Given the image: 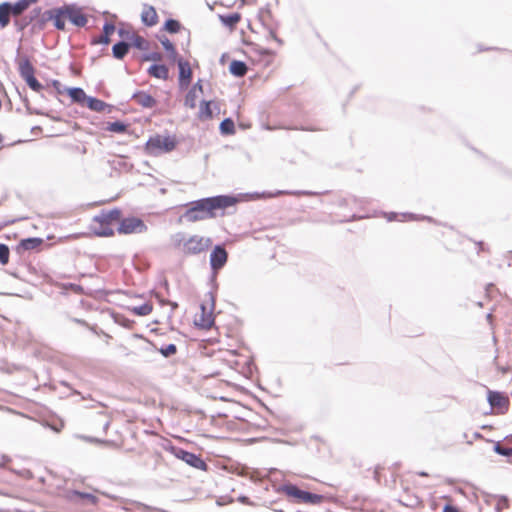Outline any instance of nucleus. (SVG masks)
Here are the masks:
<instances>
[{"label": "nucleus", "instance_id": "f257e3e1", "mask_svg": "<svg viewBox=\"0 0 512 512\" xmlns=\"http://www.w3.org/2000/svg\"><path fill=\"white\" fill-rule=\"evenodd\" d=\"M237 198L230 195H216L201 198L190 202L189 208L184 212L183 218L188 222H197L217 216V211L234 206Z\"/></svg>", "mask_w": 512, "mask_h": 512}, {"label": "nucleus", "instance_id": "f03ea898", "mask_svg": "<svg viewBox=\"0 0 512 512\" xmlns=\"http://www.w3.org/2000/svg\"><path fill=\"white\" fill-rule=\"evenodd\" d=\"M177 140L175 136L155 135L146 142V152L150 155L158 156L162 153H168L176 148Z\"/></svg>", "mask_w": 512, "mask_h": 512}, {"label": "nucleus", "instance_id": "7ed1b4c3", "mask_svg": "<svg viewBox=\"0 0 512 512\" xmlns=\"http://www.w3.org/2000/svg\"><path fill=\"white\" fill-rule=\"evenodd\" d=\"M278 491L284 492L287 496L295 498L298 502L317 505L323 502L324 496L300 489L295 484H283Z\"/></svg>", "mask_w": 512, "mask_h": 512}, {"label": "nucleus", "instance_id": "20e7f679", "mask_svg": "<svg viewBox=\"0 0 512 512\" xmlns=\"http://www.w3.org/2000/svg\"><path fill=\"white\" fill-rule=\"evenodd\" d=\"M164 449L169 452L175 459L185 462L187 465L205 471L207 470L206 462L201 458L200 455L189 452L181 447L168 444Z\"/></svg>", "mask_w": 512, "mask_h": 512}, {"label": "nucleus", "instance_id": "39448f33", "mask_svg": "<svg viewBox=\"0 0 512 512\" xmlns=\"http://www.w3.org/2000/svg\"><path fill=\"white\" fill-rule=\"evenodd\" d=\"M58 9L59 11L56 15L64 21L67 18L76 27H84L88 22V18L83 13L82 8L75 3L64 4L58 7Z\"/></svg>", "mask_w": 512, "mask_h": 512}, {"label": "nucleus", "instance_id": "423d86ee", "mask_svg": "<svg viewBox=\"0 0 512 512\" xmlns=\"http://www.w3.org/2000/svg\"><path fill=\"white\" fill-rule=\"evenodd\" d=\"M207 297L209 300L210 307L206 304L200 305V314L195 318V325L202 329H209L214 323L213 310L215 307V296L213 292H208Z\"/></svg>", "mask_w": 512, "mask_h": 512}, {"label": "nucleus", "instance_id": "0eeeda50", "mask_svg": "<svg viewBox=\"0 0 512 512\" xmlns=\"http://www.w3.org/2000/svg\"><path fill=\"white\" fill-rule=\"evenodd\" d=\"M148 227L145 222L135 216L123 218L117 228L119 234H141L147 231Z\"/></svg>", "mask_w": 512, "mask_h": 512}, {"label": "nucleus", "instance_id": "6e6552de", "mask_svg": "<svg viewBox=\"0 0 512 512\" xmlns=\"http://www.w3.org/2000/svg\"><path fill=\"white\" fill-rule=\"evenodd\" d=\"M228 260V253L224 246L216 245L210 254V266L213 270V275L211 277V282L213 285H217L216 283V274L222 269Z\"/></svg>", "mask_w": 512, "mask_h": 512}, {"label": "nucleus", "instance_id": "1a4fd4ad", "mask_svg": "<svg viewBox=\"0 0 512 512\" xmlns=\"http://www.w3.org/2000/svg\"><path fill=\"white\" fill-rule=\"evenodd\" d=\"M211 244L212 240L210 238L193 235L184 242V252L191 255L200 254L208 249Z\"/></svg>", "mask_w": 512, "mask_h": 512}, {"label": "nucleus", "instance_id": "9d476101", "mask_svg": "<svg viewBox=\"0 0 512 512\" xmlns=\"http://www.w3.org/2000/svg\"><path fill=\"white\" fill-rule=\"evenodd\" d=\"M178 65V84L181 90L187 89L192 81V69L189 62L182 57L175 61Z\"/></svg>", "mask_w": 512, "mask_h": 512}, {"label": "nucleus", "instance_id": "9b49d317", "mask_svg": "<svg viewBox=\"0 0 512 512\" xmlns=\"http://www.w3.org/2000/svg\"><path fill=\"white\" fill-rule=\"evenodd\" d=\"M58 11H59L58 7L46 10L42 14L41 19H39L36 23V26L38 27V29L42 30L45 27V24L47 21H53V25L57 30L64 31L65 27H66V23L64 20H61L59 18V16L56 15V14H58Z\"/></svg>", "mask_w": 512, "mask_h": 512}, {"label": "nucleus", "instance_id": "f8f14e48", "mask_svg": "<svg viewBox=\"0 0 512 512\" xmlns=\"http://www.w3.org/2000/svg\"><path fill=\"white\" fill-rule=\"evenodd\" d=\"M487 401L491 408L498 409L500 414H503L508 410V397L498 391H488Z\"/></svg>", "mask_w": 512, "mask_h": 512}, {"label": "nucleus", "instance_id": "ddd939ff", "mask_svg": "<svg viewBox=\"0 0 512 512\" xmlns=\"http://www.w3.org/2000/svg\"><path fill=\"white\" fill-rule=\"evenodd\" d=\"M121 210L113 208L110 210L103 209L99 214L95 215L93 221L98 224H111L113 221L119 220L121 217Z\"/></svg>", "mask_w": 512, "mask_h": 512}, {"label": "nucleus", "instance_id": "4468645a", "mask_svg": "<svg viewBox=\"0 0 512 512\" xmlns=\"http://www.w3.org/2000/svg\"><path fill=\"white\" fill-rule=\"evenodd\" d=\"M141 21L145 26L153 27L158 23V15L155 8L148 4H143Z\"/></svg>", "mask_w": 512, "mask_h": 512}, {"label": "nucleus", "instance_id": "2eb2a0df", "mask_svg": "<svg viewBox=\"0 0 512 512\" xmlns=\"http://www.w3.org/2000/svg\"><path fill=\"white\" fill-rule=\"evenodd\" d=\"M131 99L135 100L143 108H153L156 105L155 98L145 91L134 92Z\"/></svg>", "mask_w": 512, "mask_h": 512}, {"label": "nucleus", "instance_id": "dca6fc26", "mask_svg": "<svg viewBox=\"0 0 512 512\" xmlns=\"http://www.w3.org/2000/svg\"><path fill=\"white\" fill-rule=\"evenodd\" d=\"M147 73L156 79L167 80L169 78V69L164 64H152L148 69Z\"/></svg>", "mask_w": 512, "mask_h": 512}, {"label": "nucleus", "instance_id": "f3484780", "mask_svg": "<svg viewBox=\"0 0 512 512\" xmlns=\"http://www.w3.org/2000/svg\"><path fill=\"white\" fill-rule=\"evenodd\" d=\"M18 72L23 80L35 74V68L28 57L18 61Z\"/></svg>", "mask_w": 512, "mask_h": 512}, {"label": "nucleus", "instance_id": "a211bd4d", "mask_svg": "<svg viewBox=\"0 0 512 512\" xmlns=\"http://www.w3.org/2000/svg\"><path fill=\"white\" fill-rule=\"evenodd\" d=\"M159 41L161 42L164 50L167 52V57L170 62L174 63L181 58L173 43L166 36L159 37Z\"/></svg>", "mask_w": 512, "mask_h": 512}, {"label": "nucleus", "instance_id": "6ab92c4d", "mask_svg": "<svg viewBox=\"0 0 512 512\" xmlns=\"http://www.w3.org/2000/svg\"><path fill=\"white\" fill-rule=\"evenodd\" d=\"M131 44L124 40L115 43L112 46V55L118 60H122L129 52Z\"/></svg>", "mask_w": 512, "mask_h": 512}, {"label": "nucleus", "instance_id": "aec40b11", "mask_svg": "<svg viewBox=\"0 0 512 512\" xmlns=\"http://www.w3.org/2000/svg\"><path fill=\"white\" fill-rule=\"evenodd\" d=\"M248 67L245 62L240 60H232L229 65V72L236 77H243L246 75Z\"/></svg>", "mask_w": 512, "mask_h": 512}, {"label": "nucleus", "instance_id": "412c9836", "mask_svg": "<svg viewBox=\"0 0 512 512\" xmlns=\"http://www.w3.org/2000/svg\"><path fill=\"white\" fill-rule=\"evenodd\" d=\"M43 239L39 237H29L22 239L18 245V250H33L37 247H39L43 243Z\"/></svg>", "mask_w": 512, "mask_h": 512}, {"label": "nucleus", "instance_id": "4be33fe9", "mask_svg": "<svg viewBox=\"0 0 512 512\" xmlns=\"http://www.w3.org/2000/svg\"><path fill=\"white\" fill-rule=\"evenodd\" d=\"M67 93L71 100L78 104H83L87 99V95L85 94L84 90L80 87L68 88Z\"/></svg>", "mask_w": 512, "mask_h": 512}, {"label": "nucleus", "instance_id": "5701e85b", "mask_svg": "<svg viewBox=\"0 0 512 512\" xmlns=\"http://www.w3.org/2000/svg\"><path fill=\"white\" fill-rule=\"evenodd\" d=\"M85 102H86V106L91 111H95V112H102L105 110L106 107H109V105L107 103H105L104 101H102L96 97H92V96H87V99Z\"/></svg>", "mask_w": 512, "mask_h": 512}, {"label": "nucleus", "instance_id": "b1692460", "mask_svg": "<svg viewBox=\"0 0 512 512\" xmlns=\"http://www.w3.org/2000/svg\"><path fill=\"white\" fill-rule=\"evenodd\" d=\"M221 23L229 28H234L241 19V15L237 12L219 16Z\"/></svg>", "mask_w": 512, "mask_h": 512}, {"label": "nucleus", "instance_id": "393cba45", "mask_svg": "<svg viewBox=\"0 0 512 512\" xmlns=\"http://www.w3.org/2000/svg\"><path fill=\"white\" fill-rule=\"evenodd\" d=\"M13 16L11 13L7 1L0 4V27L5 28L10 23V18Z\"/></svg>", "mask_w": 512, "mask_h": 512}, {"label": "nucleus", "instance_id": "a878e982", "mask_svg": "<svg viewBox=\"0 0 512 512\" xmlns=\"http://www.w3.org/2000/svg\"><path fill=\"white\" fill-rule=\"evenodd\" d=\"M7 5L11 13L13 14V17L20 16L24 11H26L29 8L25 0H18L14 3L7 1Z\"/></svg>", "mask_w": 512, "mask_h": 512}, {"label": "nucleus", "instance_id": "bb28decb", "mask_svg": "<svg viewBox=\"0 0 512 512\" xmlns=\"http://www.w3.org/2000/svg\"><path fill=\"white\" fill-rule=\"evenodd\" d=\"M131 46L135 47L138 50L145 51L149 48V43L140 35L136 33H132L130 36Z\"/></svg>", "mask_w": 512, "mask_h": 512}, {"label": "nucleus", "instance_id": "cd10ccee", "mask_svg": "<svg viewBox=\"0 0 512 512\" xmlns=\"http://www.w3.org/2000/svg\"><path fill=\"white\" fill-rule=\"evenodd\" d=\"M219 130L222 135H232L235 133V124L231 118H225L219 125Z\"/></svg>", "mask_w": 512, "mask_h": 512}, {"label": "nucleus", "instance_id": "c85d7f7f", "mask_svg": "<svg viewBox=\"0 0 512 512\" xmlns=\"http://www.w3.org/2000/svg\"><path fill=\"white\" fill-rule=\"evenodd\" d=\"M163 29L168 33L175 34L180 31L181 23L176 19L169 18L165 21Z\"/></svg>", "mask_w": 512, "mask_h": 512}, {"label": "nucleus", "instance_id": "c756f323", "mask_svg": "<svg viewBox=\"0 0 512 512\" xmlns=\"http://www.w3.org/2000/svg\"><path fill=\"white\" fill-rule=\"evenodd\" d=\"M128 129V124L122 121H114L108 123L106 130L113 133H125Z\"/></svg>", "mask_w": 512, "mask_h": 512}, {"label": "nucleus", "instance_id": "7c9ffc66", "mask_svg": "<svg viewBox=\"0 0 512 512\" xmlns=\"http://www.w3.org/2000/svg\"><path fill=\"white\" fill-rule=\"evenodd\" d=\"M211 101H201L200 103V110H199V117L204 119H210L212 118V109H211Z\"/></svg>", "mask_w": 512, "mask_h": 512}, {"label": "nucleus", "instance_id": "2f4dec72", "mask_svg": "<svg viewBox=\"0 0 512 512\" xmlns=\"http://www.w3.org/2000/svg\"><path fill=\"white\" fill-rule=\"evenodd\" d=\"M94 233L100 237H110L114 235V230L111 228V224H99V227L94 228Z\"/></svg>", "mask_w": 512, "mask_h": 512}, {"label": "nucleus", "instance_id": "473e14b6", "mask_svg": "<svg viewBox=\"0 0 512 512\" xmlns=\"http://www.w3.org/2000/svg\"><path fill=\"white\" fill-rule=\"evenodd\" d=\"M152 305L150 303H143L142 305L135 306L131 310L135 315L146 316L152 312Z\"/></svg>", "mask_w": 512, "mask_h": 512}, {"label": "nucleus", "instance_id": "72a5a7b5", "mask_svg": "<svg viewBox=\"0 0 512 512\" xmlns=\"http://www.w3.org/2000/svg\"><path fill=\"white\" fill-rule=\"evenodd\" d=\"M24 81L30 89L37 93L44 89V86L35 77V74L24 79Z\"/></svg>", "mask_w": 512, "mask_h": 512}, {"label": "nucleus", "instance_id": "f704fd0d", "mask_svg": "<svg viewBox=\"0 0 512 512\" xmlns=\"http://www.w3.org/2000/svg\"><path fill=\"white\" fill-rule=\"evenodd\" d=\"M33 21V17L18 19L15 17L14 26L18 32H23L27 26Z\"/></svg>", "mask_w": 512, "mask_h": 512}, {"label": "nucleus", "instance_id": "c9c22d12", "mask_svg": "<svg viewBox=\"0 0 512 512\" xmlns=\"http://www.w3.org/2000/svg\"><path fill=\"white\" fill-rule=\"evenodd\" d=\"M494 451L495 453L505 456V457H511L512 456V446H505L500 444L499 442L494 445Z\"/></svg>", "mask_w": 512, "mask_h": 512}, {"label": "nucleus", "instance_id": "e433bc0d", "mask_svg": "<svg viewBox=\"0 0 512 512\" xmlns=\"http://www.w3.org/2000/svg\"><path fill=\"white\" fill-rule=\"evenodd\" d=\"M158 351L161 353L162 356L168 358L177 353V347L175 344L170 343L168 345L162 346L161 348L158 349Z\"/></svg>", "mask_w": 512, "mask_h": 512}, {"label": "nucleus", "instance_id": "4c0bfd02", "mask_svg": "<svg viewBox=\"0 0 512 512\" xmlns=\"http://www.w3.org/2000/svg\"><path fill=\"white\" fill-rule=\"evenodd\" d=\"M197 94L194 90H189L185 96L184 105L191 109L196 107Z\"/></svg>", "mask_w": 512, "mask_h": 512}, {"label": "nucleus", "instance_id": "58836bf2", "mask_svg": "<svg viewBox=\"0 0 512 512\" xmlns=\"http://www.w3.org/2000/svg\"><path fill=\"white\" fill-rule=\"evenodd\" d=\"M10 250L6 244L0 243V264L6 265L9 262Z\"/></svg>", "mask_w": 512, "mask_h": 512}, {"label": "nucleus", "instance_id": "ea45409f", "mask_svg": "<svg viewBox=\"0 0 512 512\" xmlns=\"http://www.w3.org/2000/svg\"><path fill=\"white\" fill-rule=\"evenodd\" d=\"M401 216L403 217V219L401 221H414V220H419V219H424V220H427L429 222H432L433 219L429 216H418L416 214H413V213H403L401 214Z\"/></svg>", "mask_w": 512, "mask_h": 512}, {"label": "nucleus", "instance_id": "a19ab883", "mask_svg": "<svg viewBox=\"0 0 512 512\" xmlns=\"http://www.w3.org/2000/svg\"><path fill=\"white\" fill-rule=\"evenodd\" d=\"M142 61H154L158 62L162 60V54L159 52H150L142 55Z\"/></svg>", "mask_w": 512, "mask_h": 512}, {"label": "nucleus", "instance_id": "79ce46f5", "mask_svg": "<svg viewBox=\"0 0 512 512\" xmlns=\"http://www.w3.org/2000/svg\"><path fill=\"white\" fill-rule=\"evenodd\" d=\"M509 505L508 498L506 496H499L497 500V504L495 506L496 512H502Z\"/></svg>", "mask_w": 512, "mask_h": 512}, {"label": "nucleus", "instance_id": "37998d69", "mask_svg": "<svg viewBox=\"0 0 512 512\" xmlns=\"http://www.w3.org/2000/svg\"><path fill=\"white\" fill-rule=\"evenodd\" d=\"M110 41H111L110 37H108L107 35L102 33V35L93 38L91 41V44H93V45H96V44L108 45L110 43Z\"/></svg>", "mask_w": 512, "mask_h": 512}, {"label": "nucleus", "instance_id": "c03bdc74", "mask_svg": "<svg viewBox=\"0 0 512 512\" xmlns=\"http://www.w3.org/2000/svg\"><path fill=\"white\" fill-rule=\"evenodd\" d=\"M76 495H78L79 497L83 498V499H86L89 503L91 504H95L97 502V497L94 496L93 494L91 493H85V492H78L76 491L75 492Z\"/></svg>", "mask_w": 512, "mask_h": 512}, {"label": "nucleus", "instance_id": "a18cd8bd", "mask_svg": "<svg viewBox=\"0 0 512 512\" xmlns=\"http://www.w3.org/2000/svg\"><path fill=\"white\" fill-rule=\"evenodd\" d=\"M115 29V25L111 22H105L102 28L103 34L107 35L108 37L114 33Z\"/></svg>", "mask_w": 512, "mask_h": 512}, {"label": "nucleus", "instance_id": "49530a36", "mask_svg": "<svg viewBox=\"0 0 512 512\" xmlns=\"http://www.w3.org/2000/svg\"><path fill=\"white\" fill-rule=\"evenodd\" d=\"M284 194H291V195H310L312 194L311 192L309 191H283V190H279L277 191L276 193L273 194V196H278V195H284Z\"/></svg>", "mask_w": 512, "mask_h": 512}, {"label": "nucleus", "instance_id": "de8ad7c7", "mask_svg": "<svg viewBox=\"0 0 512 512\" xmlns=\"http://www.w3.org/2000/svg\"><path fill=\"white\" fill-rule=\"evenodd\" d=\"M25 101V106H26V109L28 111L29 114H35V115H45V116H49L47 113L43 112L42 110L40 109H36V108H32L30 107L29 105V101L27 99H24Z\"/></svg>", "mask_w": 512, "mask_h": 512}, {"label": "nucleus", "instance_id": "09e8293b", "mask_svg": "<svg viewBox=\"0 0 512 512\" xmlns=\"http://www.w3.org/2000/svg\"><path fill=\"white\" fill-rule=\"evenodd\" d=\"M66 287H69L72 291H74L77 294H81L83 292L82 286L78 284L69 283L68 285H66Z\"/></svg>", "mask_w": 512, "mask_h": 512}, {"label": "nucleus", "instance_id": "8fccbe9b", "mask_svg": "<svg viewBox=\"0 0 512 512\" xmlns=\"http://www.w3.org/2000/svg\"><path fill=\"white\" fill-rule=\"evenodd\" d=\"M133 32H130L124 28H119L118 29V35L122 38H126V39H129L130 40V36Z\"/></svg>", "mask_w": 512, "mask_h": 512}, {"label": "nucleus", "instance_id": "3c124183", "mask_svg": "<svg viewBox=\"0 0 512 512\" xmlns=\"http://www.w3.org/2000/svg\"><path fill=\"white\" fill-rule=\"evenodd\" d=\"M85 439L89 442H95V443H104V444H109V445H112L114 444V442L112 441H108V440H100L98 438H93V437H85Z\"/></svg>", "mask_w": 512, "mask_h": 512}, {"label": "nucleus", "instance_id": "603ef678", "mask_svg": "<svg viewBox=\"0 0 512 512\" xmlns=\"http://www.w3.org/2000/svg\"><path fill=\"white\" fill-rule=\"evenodd\" d=\"M442 512H460L459 509L451 504H445Z\"/></svg>", "mask_w": 512, "mask_h": 512}, {"label": "nucleus", "instance_id": "864d4df0", "mask_svg": "<svg viewBox=\"0 0 512 512\" xmlns=\"http://www.w3.org/2000/svg\"><path fill=\"white\" fill-rule=\"evenodd\" d=\"M44 426L49 427L51 430H53L56 433H59L61 431V429L63 428V424H61L60 426H56V425H51V424L45 423Z\"/></svg>", "mask_w": 512, "mask_h": 512}, {"label": "nucleus", "instance_id": "5fc2aeb1", "mask_svg": "<svg viewBox=\"0 0 512 512\" xmlns=\"http://www.w3.org/2000/svg\"><path fill=\"white\" fill-rule=\"evenodd\" d=\"M202 84H201V80L199 79L191 88V90H194L195 92H197V90H199L200 92H202Z\"/></svg>", "mask_w": 512, "mask_h": 512}, {"label": "nucleus", "instance_id": "6e6d98bb", "mask_svg": "<svg viewBox=\"0 0 512 512\" xmlns=\"http://www.w3.org/2000/svg\"><path fill=\"white\" fill-rule=\"evenodd\" d=\"M74 323H77L79 325H82V326H86V327H89V324L83 320V319H79V318H72L71 319Z\"/></svg>", "mask_w": 512, "mask_h": 512}, {"label": "nucleus", "instance_id": "4d7b16f0", "mask_svg": "<svg viewBox=\"0 0 512 512\" xmlns=\"http://www.w3.org/2000/svg\"><path fill=\"white\" fill-rule=\"evenodd\" d=\"M52 85L57 90L58 93H62L60 81L52 80Z\"/></svg>", "mask_w": 512, "mask_h": 512}, {"label": "nucleus", "instance_id": "13d9d810", "mask_svg": "<svg viewBox=\"0 0 512 512\" xmlns=\"http://www.w3.org/2000/svg\"><path fill=\"white\" fill-rule=\"evenodd\" d=\"M386 216H387V220L391 222V221L397 220L398 214L395 212H390V213H387Z\"/></svg>", "mask_w": 512, "mask_h": 512}, {"label": "nucleus", "instance_id": "bf43d9fd", "mask_svg": "<svg viewBox=\"0 0 512 512\" xmlns=\"http://www.w3.org/2000/svg\"><path fill=\"white\" fill-rule=\"evenodd\" d=\"M41 13V8L38 7V8H34L33 11L31 12V16L30 17H33V20L39 16V14Z\"/></svg>", "mask_w": 512, "mask_h": 512}, {"label": "nucleus", "instance_id": "052dcab7", "mask_svg": "<svg viewBox=\"0 0 512 512\" xmlns=\"http://www.w3.org/2000/svg\"><path fill=\"white\" fill-rule=\"evenodd\" d=\"M269 33H270V36H271L275 41H277L278 43H282V40H281V39H279V38L276 36V34H275L272 30H270V32H269Z\"/></svg>", "mask_w": 512, "mask_h": 512}, {"label": "nucleus", "instance_id": "680f3d73", "mask_svg": "<svg viewBox=\"0 0 512 512\" xmlns=\"http://www.w3.org/2000/svg\"><path fill=\"white\" fill-rule=\"evenodd\" d=\"M110 426V420H106L104 423H103V430L106 432L108 430Z\"/></svg>", "mask_w": 512, "mask_h": 512}, {"label": "nucleus", "instance_id": "e2e57ef3", "mask_svg": "<svg viewBox=\"0 0 512 512\" xmlns=\"http://www.w3.org/2000/svg\"><path fill=\"white\" fill-rule=\"evenodd\" d=\"M27 2V6L29 7L31 4L36 3L38 0H25Z\"/></svg>", "mask_w": 512, "mask_h": 512}, {"label": "nucleus", "instance_id": "0e129e2a", "mask_svg": "<svg viewBox=\"0 0 512 512\" xmlns=\"http://www.w3.org/2000/svg\"><path fill=\"white\" fill-rule=\"evenodd\" d=\"M240 501L243 502V503H247L248 502V498L243 496L240 498Z\"/></svg>", "mask_w": 512, "mask_h": 512}, {"label": "nucleus", "instance_id": "69168bd1", "mask_svg": "<svg viewBox=\"0 0 512 512\" xmlns=\"http://www.w3.org/2000/svg\"><path fill=\"white\" fill-rule=\"evenodd\" d=\"M477 245L479 246V249L480 250H483V246H484V243L483 242H478Z\"/></svg>", "mask_w": 512, "mask_h": 512}, {"label": "nucleus", "instance_id": "338daca9", "mask_svg": "<svg viewBox=\"0 0 512 512\" xmlns=\"http://www.w3.org/2000/svg\"><path fill=\"white\" fill-rule=\"evenodd\" d=\"M418 475L422 477L428 476V474L424 471L419 472Z\"/></svg>", "mask_w": 512, "mask_h": 512}, {"label": "nucleus", "instance_id": "774afa93", "mask_svg": "<svg viewBox=\"0 0 512 512\" xmlns=\"http://www.w3.org/2000/svg\"><path fill=\"white\" fill-rule=\"evenodd\" d=\"M168 303L171 304L172 309H175L178 306V304L175 302H168Z\"/></svg>", "mask_w": 512, "mask_h": 512}]
</instances>
